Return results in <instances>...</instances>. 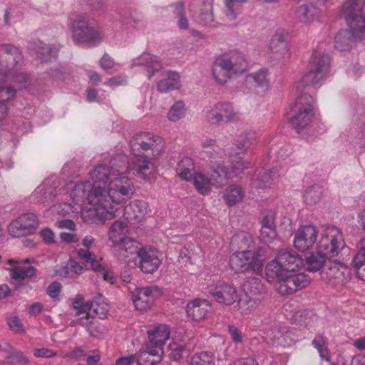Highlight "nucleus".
<instances>
[{
    "label": "nucleus",
    "mask_w": 365,
    "mask_h": 365,
    "mask_svg": "<svg viewBox=\"0 0 365 365\" xmlns=\"http://www.w3.org/2000/svg\"><path fill=\"white\" fill-rule=\"evenodd\" d=\"M321 274L323 279L328 280L331 286L336 287L347 281L349 272L344 264L334 261L328 262Z\"/></svg>",
    "instance_id": "obj_17"
},
{
    "label": "nucleus",
    "mask_w": 365,
    "mask_h": 365,
    "mask_svg": "<svg viewBox=\"0 0 365 365\" xmlns=\"http://www.w3.org/2000/svg\"><path fill=\"white\" fill-rule=\"evenodd\" d=\"M195 164L192 158H183L177 165L176 172L180 178L186 181H190L195 175Z\"/></svg>",
    "instance_id": "obj_32"
},
{
    "label": "nucleus",
    "mask_w": 365,
    "mask_h": 365,
    "mask_svg": "<svg viewBox=\"0 0 365 365\" xmlns=\"http://www.w3.org/2000/svg\"><path fill=\"white\" fill-rule=\"evenodd\" d=\"M0 50L6 55L5 59L0 61V81H1L14 68L22 65L24 56L19 48L9 43L1 44Z\"/></svg>",
    "instance_id": "obj_13"
},
{
    "label": "nucleus",
    "mask_w": 365,
    "mask_h": 365,
    "mask_svg": "<svg viewBox=\"0 0 365 365\" xmlns=\"http://www.w3.org/2000/svg\"><path fill=\"white\" fill-rule=\"evenodd\" d=\"M210 304L205 299H195L187 304L186 312L189 317L194 321H200L205 318Z\"/></svg>",
    "instance_id": "obj_25"
},
{
    "label": "nucleus",
    "mask_w": 365,
    "mask_h": 365,
    "mask_svg": "<svg viewBox=\"0 0 365 365\" xmlns=\"http://www.w3.org/2000/svg\"><path fill=\"white\" fill-rule=\"evenodd\" d=\"M228 333L232 341L236 344H240L242 341V336L241 331L234 325H229L227 327Z\"/></svg>",
    "instance_id": "obj_60"
},
{
    "label": "nucleus",
    "mask_w": 365,
    "mask_h": 365,
    "mask_svg": "<svg viewBox=\"0 0 365 365\" xmlns=\"http://www.w3.org/2000/svg\"><path fill=\"white\" fill-rule=\"evenodd\" d=\"M210 178L212 187L217 189L222 187L227 184L228 180V173L227 168L220 165L215 166L212 170Z\"/></svg>",
    "instance_id": "obj_38"
},
{
    "label": "nucleus",
    "mask_w": 365,
    "mask_h": 365,
    "mask_svg": "<svg viewBox=\"0 0 365 365\" xmlns=\"http://www.w3.org/2000/svg\"><path fill=\"white\" fill-rule=\"evenodd\" d=\"M268 70L260 68L257 71L248 74L246 76V82L252 84L254 87L267 88L269 86Z\"/></svg>",
    "instance_id": "obj_36"
},
{
    "label": "nucleus",
    "mask_w": 365,
    "mask_h": 365,
    "mask_svg": "<svg viewBox=\"0 0 365 365\" xmlns=\"http://www.w3.org/2000/svg\"><path fill=\"white\" fill-rule=\"evenodd\" d=\"M215 356L210 351H201L195 354L190 361V365H215Z\"/></svg>",
    "instance_id": "obj_48"
},
{
    "label": "nucleus",
    "mask_w": 365,
    "mask_h": 365,
    "mask_svg": "<svg viewBox=\"0 0 365 365\" xmlns=\"http://www.w3.org/2000/svg\"><path fill=\"white\" fill-rule=\"evenodd\" d=\"M258 305V299L248 294H242L238 299L237 308L241 314L248 315L255 311Z\"/></svg>",
    "instance_id": "obj_34"
},
{
    "label": "nucleus",
    "mask_w": 365,
    "mask_h": 365,
    "mask_svg": "<svg viewBox=\"0 0 365 365\" xmlns=\"http://www.w3.org/2000/svg\"><path fill=\"white\" fill-rule=\"evenodd\" d=\"M328 258L326 254L317 249L316 252H312L305 259L307 270L311 272L319 271L323 266L327 265Z\"/></svg>",
    "instance_id": "obj_28"
},
{
    "label": "nucleus",
    "mask_w": 365,
    "mask_h": 365,
    "mask_svg": "<svg viewBox=\"0 0 365 365\" xmlns=\"http://www.w3.org/2000/svg\"><path fill=\"white\" fill-rule=\"evenodd\" d=\"M161 76L163 79L157 84V88L160 92L167 93L180 88V76L176 71H162Z\"/></svg>",
    "instance_id": "obj_24"
},
{
    "label": "nucleus",
    "mask_w": 365,
    "mask_h": 365,
    "mask_svg": "<svg viewBox=\"0 0 365 365\" xmlns=\"http://www.w3.org/2000/svg\"><path fill=\"white\" fill-rule=\"evenodd\" d=\"M186 108L182 101H176L169 109L167 116L173 122L178 121L185 117Z\"/></svg>",
    "instance_id": "obj_45"
},
{
    "label": "nucleus",
    "mask_w": 365,
    "mask_h": 365,
    "mask_svg": "<svg viewBox=\"0 0 365 365\" xmlns=\"http://www.w3.org/2000/svg\"><path fill=\"white\" fill-rule=\"evenodd\" d=\"M130 148L134 155L150 152L152 157L156 158L163 152L165 143L161 137L144 132L132 138Z\"/></svg>",
    "instance_id": "obj_8"
},
{
    "label": "nucleus",
    "mask_w": 365,
    "mask_h": 365,
    "mask_svg": "<svg viewBox=\"0 0 365 365\" xmlns=\"http://www.w3.org/2000/svg\"><path fill=\"white\" fill-rule=\"evenodd\" d=\"M6 359L9 360L11 364L16 365H26L29 363V359L21 351L13 348H11V351L6 356Z\"/></svg>",
    "instance_id": "obj_56"
},
{
    "label": "nucleus",
    "mask_w": 365,
    "mask_h": 365,
    "mask_svg": "<svg viewBox=\"0 0 365 365\" xmlns=\"http://www.w3.org/2000/svg\"><path fill=\"white\" fill-rule=\"evenodd\" d=\"M7 324L9 327V329L16 333H24L25 332V329L24 328L23 324L19 318L18 316L14 314H11L6 318Z\"/></svg>",
    "instance_id": "obj_57"
},
{
    "label": "nucleus",
    "mask_w": 365,
    "mask_h": 365,
    "mask_svg": "<svg viewBox=\"0 0 365 365\" xmlns=\"http://www.w3.org/2000/svg\"><path fill=\"white\" fill-rule=\"evenodd\" d=\"M232 243L237 245L239 249H247L252 243L251 235L247 232H241L232 238Z\"/></svg>",
    "instance_id": "obj_54"
},
{
    "label": "nucleus",
    "mask_w": 365,
    "mask_h": 365,
    "mask_svg": "<svg viewBox=\"0 0 365 365\" xmlns=\"http://www.w3.org/2000/svg\"><path fill=\"white\" fill-rule=\"evenodd\" d=\"M248 68L246 56L238 50H231L218 56L213 61L212 74L220 85L243 74Z\"/></svg>",
    "instance_id": "obj_3"
},
{
    "label": "nucleus",
    "mask_w": 365,
    "mask_h": 365,
    "mask_svg": "<svg viewBox=\"0 0 365 365\" xmlns=\"http://www.w3.org/2000/svg\"><path fill=\"white\" fill-rule=\"evenodd\" d=\"M318 232L314 226L305 225L299 227L294 235V246L300 252L310 249L316 242Z\"/></svg>",
    "instance_id": "obj_18"
},
{
    "label": "nucleus",
    "mask_w": 365,
    "mask_h": 365,
    "mask_svg": "<svg viewBox=\"0 0 365 365\" xmlns=\"http://www.w3.org/2000/svg\"><path fill=\"white\" fill-rule=\"evenodd\" d=\"M303 266V260L292 250H280L276 258L269 262L266 267V276L268 280H273L276 276H282L286 273H292Z\"/></svg>",
    "instance_id": "obj_7"
},
{
    "label": "nucleus",
    "mask_w": 365,
    "mask_h": 365,
    "mask_svg": "<svg viewBox=\"0 0 365 365\" xmlns=\"http://www.w3.org/2000/svg\"><path fill=\"white\" fill-rule=\"evenodd\" d=\"M315 99L309 93H300L292 108L290 123L298 133H306L314 117Z\"/></svg>",
    "instance_id": "obj_6"
},
{
    "label": "nucleus",
    "mask_w": 365,
    "mask_h": 365,
    "mask_svg": "<svg viewBox=\"0 0 365 365\" xmlns=\"http://www.w3.org/2000/svg\"><path fill=\"white\" fill-rule=\"evenodd\" d=\"M109 306L102 296H98L90 301V311L100 319H105L108 316Z\"/></svg>",
    "instance_id": "obj_40"
},
{
    "label": "nucleus",
    "mask_w": 365,
    "mask_h": 365,
    "mask_svg": "<svg viewBox=\"0 0 365 365\" xmlns=\"http://www.w3.org/2000/svg\"><path fill=\"white\" fill-rule=\"evenodd\" d=\"M192 179L193 180L195 189L201 195H206L210 192L212 185L210 178L206 177L204 174L197 173H195Z\"/></svg>",
    "instance_id": "obj_43"
},
{
    "label": "nucleus",
    "mask_w": 365,
    "mask_h": 365,
    "mask_svg": "<svg viewBox=\"0 0 365 365\" xmlns=\"http://www.w3.org/2000/svg\"><path fill=\"white\" fill-rule=\"evenodd\" d=\"M312 344L317 349L322 359L329 361L330 355L327 348V340L322 334L316 335Z\"/></svg>",
    "instance_id": "obj_47"
},
{
    "label": "nucleus",
    "mask_w": 365,
    "mask_h": 365,
    "mask_svg": "<svg viewBox=\"0 0 365 365\" xmlns=\"http://www.w3.org/2000/svg\"><path fill=\"white\" fill-rule=\"evenodd\" d=\"M322 188L318 185H314L308 187L304 194V197L307 205H314L317 203L322 197Z\"/></svg>",
    "instance_id": "obj_51"
},
{
    "label": "nucleus",
    "mask_w": 365,
    "mask_h": 365,
    "mask_svg": "<svg viewBox=\"0 0 365 365\" xmlns=\"http://www.w3.org/2000/svg\"><path fill=\"white\" fill-rule=\"evenodd\" d=\"M147 202L142 200H134L128 204L123 212L127 220L140 222L148 212Z\"/></svg>",
    "instance_id": "obj_23"
},
{
    "label": "nucleus",
    "mask_w": 365,
    "mask_h": 365,
    "mask_svg": "<svg viewBox=\"0 0 365 365\" xmlns=\"http://www.w3.org/2000/svg\"><path fill=\"white\" fill-rule=\"evenodd\" d=\"M37 58L42 62H47L57 56L58 51L51 46L39 41L36 46Z\"/></svg>",
    "instance_id": "obj_44"
},
{
    "label": "nucleus",
    "mask_w": 365,
    "mask_h": 365,
    "mask_svg": "<svg viewBox=\"0 0 365 365\" xmlns=\"http://www.w3.org/2000/svg\"><path fill=\"white\" fill-rule=\"evenodd\" d=\"M274 287L281 295H290L304 289L311 282V278L305 273H286L282 276H276Z\"/></svg>",
    "instance_id": "obj_10"
},
{
    "label": "nucleus",
    "mask_w": 365,
    "mask_h": 365,
    "mask_svg": "<svg viewBox=\"0 0 365 365\" xmlns=\"http://www.w3.org/2000/svg\"><path fill=\"white\" fill-rule=\"evenodd\" d=\"M40 235L44 242L48 245L55 244V235L53 232L49 228H44L40 232Z\"/></svg>",
    "instance_id": "obj_63"
},
{
    "label": "nucleus",
    "mask_w": 365,
    "mask_h": 365,
    "mask_svg": "<svg viewBox=\"0 0 365 365\" xmlns=\"http://www.w3.org/2000/svg\"><path fill=\"white\" fill-rule=\"evenodd\" d=\"M277 176L273 170H264L259 173L253 179V187L257 189H266L270 187L274 179Z\"/></svg>",
    "instance_id": "obj_37"
},
{
    "label": "nucleus",
    "mask_w": 365,
    "mask_h": 365,
    "mask_svg": "<svg viewBox=\"0 0 365 365\" xmlns=\"http://www.w3.org/2000/svg\"><path fill=\"white\" fill-rule=\"evenodd\" d=\"M359 0H346L341 7V16L349 29L339 31L335 36L334 47L339 51H349L356 41L365 38V1L359 6Z\"/></svg>",
    "instance_id": "obj_2"
},
{
    "label": "nucleus",
    "mask_w": 365,
    "mask_h": 365,
    "mask_svg": "<svg viewBox=\"0 0 365 365\" xmlns=\"http://www.w3.org/2000/svg\"><path fill=\"white\" fill-rule=\"evenodd\" d=\"M163 354V348L148 346L135 355L138 365H155L162 360Z\"/></svg>",
    "instance_id": "obj_21"
},
{
    "label": "nucleus",
    "mask_w": 365,
    "mask_h": 365,
    "mask_svg": "<svg viewBox=\"0 0 365 365\" xmlns=\"http://www.w3.org/2000/svg\"><path fill=\"white\" fill-rule=\"evenodd\" d=\"M69 27L73 41L79 46L91 47L103 40L101 32L83 16L76 14L71 17Z\"/></svg>",
    "instance_id": "obj_5"
},
{
    "label": "nucleus",
    "mask_w": 365,
    "mask_h": 365,
    "mask_svg": "<svg viewBox=\"0 0 365 365\" xmlns=\"http://www.w3.org/2000/svg\"><path fill=\"white\" fill-rule=\"evenodd\" d=\"M128 233V228L126 223L121 221L114 222L108 232L109 240L113 245L118 243L126 237V235Z\"/></svg>",
    "instance_id": "obj_33"
},
{
    "label": "nucleus",
    "mask_w": 365,
    "mask_h": 365,
    "mask_svg": "<svg viewBox=\"0 0 365 365\" xmlns=\"http://www.w3.org/2000/svg\"><path fill=\"white\" fill-rule=\"evenodd\" d=\"M139 267L142 272L152 274L155 272L161 264L155 251L142 248L138 252Z\"/></svg>",
    "instance_id": "obj_19"
},
{
    "label": "nucleus",
    "mask_w": 365,
    "mask_h": 365,
    "mask_svg": "<svg viewBox=\"0 0 365 365\" xmlns=\"http://www.w3.org/2000/svg\"><path fill=\"white\" fill-rule=\"evenodd\" d=\"M133 65L144 67L148 79H150L155 73L160 72L162 69L159 58L149 53H143L139 58L135 59Z\"/></svg>",
    "instance_id": "obj_20"
},
{
    "label": "nucleus",
    "mask_w": 365,
    "mask_h": 365,
    "mask_svg": "<svg viewBox=\"0 0 365 365\" xmlns=\"http://www.w3.org/2000/svg\"><path fill=\"white\" fill-rule=\"evenodd\" d=\"M89 334L93 336H98L106 331V328L104 325L101 324L98 321L94 319L87 329Z\"/></svg>",
    "instance_id": "obj_59"
},
{
    "label": "nucleus",
    "mask_w": 365,
    "mask_h": 365,
    "mask_svg": "<svg viewBox=\"0 0 365 365\" xmlns=\"http://www.w3.org/2000/svg\"><path fill=\"white\" fill-rule=\"evenodd\" d=\"M90 177L93 184L92 189L95 186H101L98 183H106L108 180H110L113 178L109 167L103 164L96 166L91 171Z\"/></svg>",
    "instance_id": "obj_31"
},
{
    "label": "nucleus",
    "mask_w": 365,
    "mask_h": 365,
    "mask_svg": "<svg viewBox=\"0 0 365 365\" xmlns=\"http://www.w3.org/2000/svg\"><path fill=\"white\" fill-rule=\"evenodd\" d=\"M277 233L276 228H261L259 238L262 242L265 244L272 242L277 237Z\"/></svg>",
    "instance_id": "obj_58"
},
{
    "label": "nucleus",
    "mask_w": 365,
    "mask_h": 365,
    "mask_svg": "<svg viewBox=\"0 0 365 365\" xmlns=\"http://www.w3.org/2000/svg\"><path fill=\"white\" fill-rule=\"evenodd\" d=\"M269 48L274 53L279 56H284L288 53V48L283 33L277 32L272 36Z\"/></svg>",
    "instance_id": "obj_41"
},
{
    "label": "nucleus",
    "mask_w": 365,
    "mask_h": 365,
    "mask_svg": "<svg viewBox=\"0 0 365 365\" xmlns=\"http://www.w3.org/2000/svg\"><path fill=\"white\" fill-rule=\"evenodd\" d=\"M230 267L235 272H252L259 274L262 271L263 259L258 253L250 250L235 252L230 258Z\"/></svg>",
    "instance_id": "obj_9"
},
{
    "label": "nucleus",
    "mask_w": 365,
    "mask_h": 365,
    "mask_svg": "<svg viewBox=\"0 0 365 365\" xmlns=\"http://www.w3.org/2000/svg\"><path fill=\"white\" fill-rule=\"evenodd\" d=\"M148 334L152 346L162 348L170 336V330L166 325L159 324L148 330Z\"/></svg>",
    "instance_id": "obj_26"
},
{
    "label": "nucleus",
    "mask_w": 365,
    "mask_h": 365,
    "mask_svg": "<svg viewBox=\"0 0 365 365\" xmlns=\"http://www.w3.org/2000/svg\"><path fill=\"white\" fill-rule=\"evenodd\" d=\"M276 228L275 215L272 212L266 214L261 221V228L264 227Z\"/></svg>",
    "instance_id": "obj_61"
},
{
    "label": "nucleus",
    "mask_w": 365,
    "mask_h": 365,
    "mask_svg": "<svg viewBox=\"0 0 365 365\" xmlns=\"http://www.w3.org/2000/svg\"><path fill=\"white\" fill-rule=\"evenodd\" d=\"M174 14L178 16V24L181 29L188 28V21L185 16V4L183 2H177L173 5Z\"/></svg>",
    "instance_id": "obj_55"
},
{
    "label": "nucleus",
    "mask_w": 365,
    "mask_h": 365,
    "mask_svg": "<svg viewBox=\"0 0 365 365\" xmlns=\"http://www.w3.org/2000/svg\"><path fill=\"white\" fill-rule=\"evenodd\" d=\"M244 195L245 193L242 187L237 184L229 185L222 192V198L229 207H232L241 202Z\"/></svg>",
    "instance_id": "obj_29"
},
{
    "label": "nucleus",
    "mask_w": 365,
    "mask_h": 365,
    "mask_svg": "<svg viewBox=\"0 0 365 365\" xmlns=\"http://www.w3.org/2000/svg\"><path fill=\"white\" fill-rule=\"evenodd\" d=\"M209 293L217 303L226 306L234 304L237 298L235 287L225 282H219L211 287Z\"/></svg>",
    "instance_id": "obj_16"
},
{
    "label": "nucleus",
    "mask_w": 365,
    "mask_h": 365,
    "mask_svg": "<svg viewBox=\"0 0 365 365\" xmlns=\"http://www.w3.org/2000/svg\"><path fill=\"white\" fill-rule=\"evenodd\" d=\"M78 257L86 263H89L94 271L101 268V264L96 259V255L88 249L80 248L76 250Z\"/></svg>",
    "instance_id": "obj_50"
},
{
    "label": "nucleus",
    "mask_w": 365,
    "mask_h": 365,
    "mask_svg": "<svg viewBox=\"0 0 365 365\" xmlns=\"http://www.w3.org/2000/svg\"><path fill=\"white\" fill-rule=\"evenodd\" d=\"M108 166L114 177H120V175L131 173V165L128 162V157L125 155H117L109 162Z\"/></svg>",
    "instance_id": "obj_27"
},
{
    "label": "nucleus",
    "mask_w": 365,
    "mask_h": 365,
    "mask_svg": "<svg viewBox=\"0 0 365 365\" xmlns=\"http://www.w3.org/2000/svg\"><path fill=\"white\" fill-rule=\"evenodd\" d=\"M241 117V113L230 102L217 103L207 113V120L215 125L239 121Z\"/></svg>",
    "instance_id": "obj_12"
},
{
    "label": "nucleus",
    "mask_w": 365,
    "mask_h": 365,
    "mask_svg": "<svg viewBox=\"0 0 365 365\" xmlns=\"http://www.w3.org/2000/svg\"><path fill=\"white\" fill-rule=\"evenodd\" d=\"M135 156L138 158L130 164L131 172L134 170L139 178L145 179L150 173V158L142 155Z\"/></svg>",
    "instance_id": "obj_35"
},
{
    "label": "nucleus",
    "mask_w": 365,
    "mask_h": 365,
    "mask_svg": "<svg viewBox=\"0 0 365 365\" xmlns=\"http://www.w3.org/2000/svg\"><path fill=\"white\" fill-rule=\"evenodd\" d=\"M161 294L160 289L155 285L136 288L133 293V303L137 310H148L155 298Z\"/></svg>",
    "instance_id": "obj_15"
},
{
    "label": "nucleus",
    "mask_w": 365,
    "mask_h": 365,
    "mask_svg": "<svg viewBox=\"0 0 365 365\" xmlns=\"http://www.w3.org/2000/svg\"><path fill=\"white\" fill-rule=\"evenodd\" d=\"M263 285L261 280L253 277L249 278L243 284L242 288L245 292L244 294H251L252 296L259 294L262 290Z\"/></svg>",
    "instance_id": "obj_49"
},
{
    "label": "nucleus",
    "mask_w": 365,
    "mask_h": 365,
    "mask_svg": "<svg viewBox=\"0 0 365 365\" xmlns=\"http://www.w3.org/2000/svg\"><path fill=\"white\" fill-rule=\"evenodd\" d=\"M330 65L329 56L322 51H315L308 65L307 71L297 83V88L301 93L305 90H311L314 86L321 83Z\"/></svg>",
    "instance_id": "obj_4"
},
{
    "label": "nucleus",
    "mask_w": 365,
    "mask_h": 365,
    "mask_svg": "<svg viewBox=\"0 0 365 365\" xmlns=\"http://www.w3.org/2000/svg\"><path fill=\"white\" fill-rule=\"evenodd\" d=\"M344 246L341 231L334 226H329L327 227L325 235L319 241L317 249L330 258L338 255Z\"/></svg>",
    "instance_id": "obj_11"
},
{
    "label": "nucleus",
    "mask_w": 365,
    "mask_h": 365,
    "mask_svg": "<svg viewBox=\"0 0 365 365\" xmlns=\"http://www.w3.org/2000/svg\"><path fill=\"white\" fill-rule=\"evenodd\" d=\"M34 195L39 198V201L44 204L46 206H48L51 203L54 201L56 194L54 190L51 187H46V186H39L34 192Z\"/></svg>",
    "instance_id": "obj_46"
},
{
    "label": "nucleus",
    "mask_w": 365,
    "mask_h": 365,
    "mask_svg": "<svg viewBox=\"0 0 365 365\" xmlns=\"http://www.w3.org/2000/svg\"><path fill=\"white\" fill-rule=\"evenodd\" d=\"M187 347L182 342L173 341L169 344V357L173 361H179L183 354L187 351Z\"/></svg>",
    "instance_id": "obj_52"
},
{
    "label": "nucleus",
    "mask_w": 365,
    "mask_h": 365,
    "mask_svg": "<svg viewBox=\"0 0 365 365\" xmlns=\"http://www.w3.org/2000/svg\"><path fill=\"white\" fill-rule=\"evenodd\" d=\"M73 308L76 311V314L87 313L90 311V301L85 302L82 294H78L72 300Z\"/></svg>",
    "instance_id": "obj_53"
},
{
    "label": "nucleus",
    "mask_w": 365,
    "mask_h": 365,
    "mask_svg": "<svg viewBox=\"0 0 365 365\" xmlns=\"http://www.w3.org/2000/svg\"><path fill=\"white\" fill-rule=\"evenodd\" d=\"M297 19L304 24H309L319 16V9L313 4H304L296 11Z\"/></svg>",
    "instance_id": "obj_30"
},
{
    "label": "nucleus",
    "mask_w": 365,
    "mask_h": 365,
    "mask_svg": "<svg viewBox=\"0 0 365 365\" xmlns=\"http://www.w3.org/2000/svg\"><path fill=\"white\" fill-rule=\"evenodd\" d=\"M135 362H136V356L130 354L118 358L115 361V365H133Z\"/></svg>",
    "instance_id": "obj_64"
},
{
    "label": "nucleus",
    "mask_w": 365,
    "mask_h": 365,
    "mask_svg": "<svg viewBox=\"0 0 365 365\" xmlns=\"http://www.w3.org/2000/svg\"><path fill=\"white\" fill-rule=\"evenodd\" d=\"M202 8L197 16L198 22L205 26L209 25L214 20L212 14V0H202Z\"/></svg>",
    "instance_id": "obj_42"
},
{
    "label": "nucleus",
    "mask_w": 365,
    "mask_h": 365,
    "mask_svg": "<svg viewBox=\"0 0 365 365\" xmlns=\"http://www.w3.org/2000/svg\"><path fill=\"white\" fill-rule=\"evenodd\" d=\"M135 192V186L126 176L114 177L106 187L95 186L88 194L87 200L98 215L105 219L115 217L118 205L130 200Z\"/></svg>",
    "instance_id": "obj_1"
},
{
    "label": "nucleus",
    "mask_w": 365,
    "mask_h": 365,
    "mask_svg": "<svg viewBox=\"0 0 365 365\" xmlns=\"http://www.w3.org/2000/svg\"><path fill=\"white\" fill-rule=\"evenodd\" d=\"M13 81L19 85L21 89L26 88L29 84V78L26 73H18L14 76Z\"/></svg>",
    "instance_id": "obj_62"
},
{
    "label": "nucleus",
    "mask_w": 365,
    "mask_h": 365,
    "mask_svg": "<svg viewBox=\"0 0 365 365\" xmlns=\"http://www.w3.org/2000/svg\"><path fill=\"white\" fill-rule=\"evenodd\" d=\"M113 245L117 249L119 257L126 262L129 261L130 257L138 255V251L142 249L140 248V243L136 240L128 237Z\"/></svg>",
    "instance_id": "obj_22"
},
{
    "label": "nucleus",
    "mask_w": 365,
    "mask_h": 365,
    "mask_svg": "<svg viewBox=\"0 0 365 365\" xmlns=\"http://www.w3.org/2000/svg\"><path fill=\"white\" fill-rule=\"evenodd\" d=\"M16 96V90L11 86L0 87V120L4 119L8 113L6 102L13 99Z\"/></svg>",
    "instance_id": "obj_39"
},
{
    "label": "nucleus",
    "mask_w": 365,
    "mask_h": 365,
    "mask_svg": "<svg viewBox=\"0 0 365 365\" xmlns=\"http://www.w3.org/2000/svg\"><path fill=\"white\" fill-rule=\"evenodd\" d=\"M38 226V220L34 212L19 215L9 226V232L13 237H21L33 234Z\"/></svg>",
    "instance_id": "obj_14"
}]
</instances>
